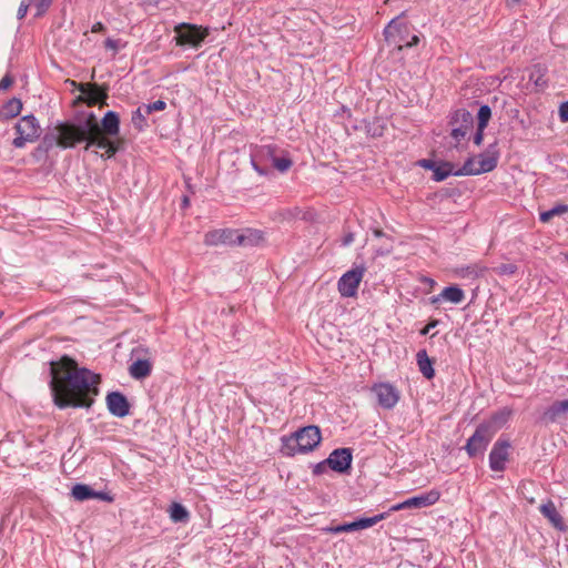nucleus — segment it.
Segmentation results:
<instances>
[{"label": "nucleus", "mask_w": 568, "mask_h": 568, "mask_svg": "<svg viewBox=\"0 0 568 568\" xmlns=\"http://www.w3.org/2000/svg\"><path fill=\"white\" fill-rule=\"evenodd\" d=\"M354 242V234L352 232H348L347 234L344 235V237L342 239V245L344 246H348L349 244H352Z\"/></svg>", "instance_id": "46"}, {"label": "nucleus", "mask_w": 568, "mask_h": 568, "mask_svg": "<svg viewBox=\"0 0 568 568\" xmlns=\"http://www.w3.org/2000/svg\"><path fill=\"white\" fill-rule=\"evenodd\" d=\"M539 510L544 515V517H546L555 528H557L560 531L566 530L567 527L564 523L562 517L557 511V508H556L554 501L548 500L547 503L542 504L539 507Z\"/></svg>", "instance_id": "20"}, {"label": "nucleus", "mask_w": 568, "mask_h": 568, "mask_svg": "<svg viewBox=\"0 0 568 568\" xmlns=\"http://www.w3.org/2000/svg\"><path fill=\"white\" fill-rule=\"evenodd\" d=\"M331 531L333 532H346L347 531V527H346V524H343V525H339V526H336L334 528H331Z\"/></svg>", "instance_id": "50"}, {"label": "nucleus", "mask_w": 568, "mask_h": 568, "mask_svg": "<svg viewBox=\"0 0 568 568\" xmlns=\"http://www.w3.org/2000/svg\"><path fill=\"white\" fill-rule=\"evenodd\" d=\"M493 271L499 276H511L518 271V267L514 263H505L494 267Z\"/></svg>", "instance_id": "34"}, {"label": "nucleus", "mask_w": 568, "mask_h": 568, "mask_svg": "<svg viewBox=\"0 0 568 568\" xmlns=\"http://www.w3.org/2000/svg\"><path fill=\"white\" fill-rule=\"evenodd\" d=\"M490 118H491L490 106L487 104L481 105L477 113V125L480 128H487Z\"/></svg>", "instance_id": "32"}, {"label": "nucleus", "mask_w": 568, "mask_h": 568, "mask_svg": "<svg viewBox=\"0 0 568 568\" xmlns=\"http://www.w3.org/2000/svg\"><path fill=\"white\" fill-rule=\"evenodd\" d=\"M141 1H142V3H144V4H151V3H152V1H148V0H141Z\"/></svg>", "instance_id": "59"}, {"label": "nucleus", "mask_w": 568, "mask_h": 568, "mask_svg": "<svg viewBox=\"0 0 568 568\" xmlns=\"http://www.w3.org/2000/svg\"><path fill=\"white\" fill-rule=\"evenodd\" d=\"M559 118L560 121L566 123L568 122V101L562 102L559 106Z\"/></svg>", "instance_id": "38"}, {"label": "nucleus", "mask_w": 568, "mask_h": 568, "mask_svg": "<svg viewBox=\"0 0 568 568\" xmlns=\"http://www.w3.org/2000/svg\"><path fill=\"white\" fill-rule=\"evenodd\" d=\"M98 499L112 501V497H110L106 493L98 491V496L95 497Z\"/></svg>", "instance_id": "52"}, {"label": "nucleus", "mask_w": 568, "mask_h": 568, "mask_svg": "<svg viewBox=\"0 0 568 568\" xmlns=\"http://www.w3.org/2000/svg\"><path fill=\"white\" fill-rule=\"evenodd\" d=\"M170 517L174 523H186L190 514L182 504L173 503L170 507Z\"/></svg>", "instance_id": "30"}, {"label": "nucleus", "mask_w": 568, "mask_h": 568, "mask_svg": "<svg viewBox=\"0 0 568 568\" xmlns=\"http://www.w3.org/2000/svg\"><path fill=\"white\" fill-rule=\"evenodd\" d=\"M252 165H253L254 170H255L256 172H258L260 174H264V173H265V171H264L263 169H261V168L256 164V162H255V160H254V159H252Z\"/></svg>", "instance_id": "54"}, {"label": "nucleus", "mask_w": 568, "mask_h": 568, "mask_svg": "<svg viewBox=\"0 0 568 568\" xmlns=\"http://www.w3.org/2000/svg\"><path fill=\"white\" fill-rule=\"evenodd\" d=\"M365 273L364 267H355L347 271L338 280L337 288L343 297H354L357 294L358 286Z\"/></svg>", "instance_id": "10"}, {"label": "nucleus", "mask_w": 568, "mask_h": 568, "mask_svg": "<svg viewBox=\"0 0 568 568\" xmlns=\"http://www.w3.org/2000/svg\"><path fill=\"white\" fill-rule=\"evenodd\" d=\"M260 154L263 155V156H268L270 155L272 156V164L275 169H277L280 172H285L287 171L293 162L291 159L288 158H276V156H273V153H274V148L270 146V145H263L261 146V149L258 150Z\"/></svg>", "instance_id": "22"}, {"label": "nucleus", "mask_w": 568, "mask_h": 568, "mask_svg": "<svg viewBox=\"0 0 568 568\" xmlns=\"http://www.w3.org/2000/svg\"><path fill=\"white\" fill-rule=\"evenodd\" d=\"M22 110V102L18 98L10 99L1 109H0V119L1 120H10L20 114Z\"/></svg>", "instance_id": "25"}, {"label": "nucleus", "mask_w": 568, "mask_h": 568, "mask_svg": "<svg viewBox=\"0 0 568 568\" xmlns=\"http://www.w3.org/2000/svg\"><path fill=\"white\" fill-rule=\"evenodd\" d=\"M539 217L542 223H548L554 216H552V213L550 212V210H548V211L541 212Z\"/></svg>", "instance_id": "47"}, {"label": "nucleus", "mask_w": 568, "mask_h": 568, "mask_svg": "<svg viewBox=\"0 0 568 568\" xmlns=\"http://www.w3.org/2000/svg\"><path fill=\"white\" fill-rule=\"evenodd\" d=\"M321 439V430L317 426H305L290 437H283L282 450L288 456H294L297 453H308L320 445Z\"/></svg>", "instance_id": "3"}, {"label": "nucleus", "mask_w": 568, "mask_h": 568, "mask_svg": "<svg viewBox=\"0 0 568 568\" xmlns=\"http://www.w3.org/2000/svg\"><path fill=\"white\" fill-rule=\"evenodd\" d=\"M183 204H184V206L189 205V197L187 196H184Z\"/></svg>", "instance_id": "57"}, {"label": "nucleus", "mask_w": 568, "mask_h": 568, "mask_svg": "<svg viewBox=\"0 0 568 568\" xmlns=\"http://www.w3.org/2000/svg\"><path fill=\"white\" fill-rule=\"evenodd\" d=\"M72 496L79 501L93 499L98 496V491L84 484H77L72 487Z\"/></svg>", "instance_id": "27"}, {"label": "nucleus", "mask_w": 568, "mask_h": 568, "mask_svg": "<svg viewBox=\"0 0 568 568\" xmlns=\"http://www.w3.org/2000/svg\"><path fill=\"white\" fill-rule=\"evenodd\" d=\"M485 129L486 128H480L477 125V130L473 136V141L477 146H479L483 143Z\"/></svg>", "instance_id": "39"}, {"label": "nucleus", "mask_w": 568, "mask_h": 568, "mask_svg": "<svg viewBox=\"0 0 568 568\" xmlns=\"http://www.w3.org/2000/svg\"><path fill=\"white\" fill-rule=\"evenodd\" d=\"M520 1H521V0H509V2H510L511 4H517V3H519Z\"/></svg>", "instance_id": "58"}, {"label": "nucleus", "mask_w": 568, "mask_h": 568, "mask_svg": "<svg viewBox=\"0 0 568 568\" xmlns=\"http://www.w3.org/2000/svg\"><path fill=\"white\" fill-rule=\"evenodd\" d=\"M550 212L552 213V216L561 215V214L568 212V205L558 204V205L554 206L552 209H550Z\"/></svg>", "instance_id": "40"}, {"label": "nucleus", "mask_w": 568, "mask_h": 568, "mask_svg": "<svg viewBox=\"0 0 568 568\" xmlns=\"http://www.w3.org/2000/svg\"><path fill=\"white\" fill-rule=\"evenodd\" d=\"M352 450L349 448L334 449L326 458L328 467L337 473H347L352 465Z\"/></svg>", "instance_id": "14"}, {"label": "nucleus", "mask_w": 568, "mask_h": 568, "mask_svg": "<svg viewBox=\"0 0 568 568\" xmlns=\"http://www.w3.org/2000/svg\"><path fill=\"white\" fill-rule=\"evenodd\" d=\"M419 42V38L417 36H413L412 41L407 42V47L416 45Z\"/></svg>", "instance_id": "55"}, {"label": "nucleus", "mask_w": 568, "mask_h": 568, "mask_svg": "<svg viewBox=\"0 0 568 568\" xmlns=\"http://www.w3.org/2000/svg\"><path fill=\"white\" fill-rule=\"evenodd\" d=\"M487 425H478L475 433L468 438L465 450L469 457L484 455L488 444L493 439L494 430H490Z\"/></svg>", "instance_id": "9"}, {"label": "nucleus", "mask_w": 568, "mask_h": 568, "mask_svg": "<svg viewBox=\"0 0 568 568\" xmlns=\"http://www.w3.org/2000/svg\"><path fill=\"white\" fill-rule=\"evenodd\" d=\"M487 271V267L481 266L479 264H471L467 266H463L457 270V273L462 277L467 278H478L484 276L485 272Z\"/></svg>", "instance_id": "28"}, {"label": "nucleus", "mask_w": 568, "mask_h": 568, "mask_svg": "<svg viewBox=\"0 0 568 568\" xmlns=\"http://www.w3.org/2000/svg\"><path fill=\"white\" fill-rule=\"evenodd\" d=\"M438 324V321L429 322L423 329H420L422 335H427L432 328H434Z\"/></svg>", "instance_id": "48"}, {"label": "nucleus", "mask_w": 568, "mask_h": 568, "mask_svg": "<svg viewBox=\"0 0 568 568\" xmlns=\"http://www.w3.org/2000/svg\"><path fill=\"white\" fill-rule=\"evenodd\" d=\"M511 415V410L508 408H503L495 414L491 415V417L481 423L480 425H487L490 430H494V435L509 420Z\"/></svg>", "instance_id": "21"}, {"label": "nucleus", "mask_w": 568, "mask_h": 568, "mask_svg": "<svg viewBox=\"0 0 568 568\" xmlns=\"http://www.w3.org/2000/svg\"><path fill=\"white\" fill-rule=\"evenodd\" d=\"M374 234H375V236H377V237H379V236H383V235H384L383 231H381V230H376V231H374Z\"/></svg>", "instance_id": "56"}, {"label": "nucleus", "mask_w": 568, "mask_h": 568, "mask_svg": "<svg viewBox=\"0 0 568 568\" xmlns=\"http://www.w3.org/2000/svg\"><path fill=\"white\" fill-rule=\"evenodd\" d=\"M510 443L507 439L499 438L493 446L489 454V466L494 471H503L505 463L508 460V450Z\"/></svg>", "instance_id": "13"}, {"label": "nucleus", "mask_w": 568, "mask_h": 568, "mask_svg": "<svg viewBox=\"0 0 568 568\" xmlns=\"http://www.w3.org/2000/svg\"><path fill=\"white\" fill-rule=\"evenodd\" d=\"M449 125L452 126L450 136L455 141V148H458L474 126L473 114L466 109H458L452 113Z\"/></svg>", "instance_id": "7"}, {"label": "nucleus", "mask_w": 568, "mask_h": 568, "mask_svg": "<svg viewBox=\"0 0 568 568\" xmlns=\"http://www.w3.org/2000/svg\"><path fill=\"white\" fill-rule=\"evenodd\" d=\"M236 230H213L205 234L204 243L209 246L235 245Z\"/></svg>", "instance_id": "16"}, {"label": "nucleus", "mask_w": 568, "mask_h": 568, "mask_svg": "<svg viewBox=\"0 0 568 568\" xmlns=\"http://www.w3.org/2000/svg\"><path fill=\"white\" fill-rule=\"evenodd\" d=\"M419 165L423 166L424 169L434 171L436 163L432 160L424 159L419 161Z\"/></svg>", "instance_id": "45"}, {"label": "nucleus", "mask_w": 568, "mask_h": 568, "mask_svg": "<svg viewBox=\"0 0 568 568\" xmlns=\"http://www.w3.org/2000/svg\"><path fill=\"white\" fill-rule=\"evenodd\" d=\"M17 138L13 139L14 148L21 149L27 142H34L39 139L41 128L38 120L32 115H24L16 124Z\"/></svg>", "instance_id": "6"}, {"label": "nucleus", "mask_w": 568, "mask_h": 568, "mask_svg": "<svg viewBox=\"0 0 568 568\" xmlns=\"http://www.w3.org/2000/svg\"><path fill=\"white\" fill-rule=\"evenodd\" d=\"M440 494L438 490H430L428 493L414 496L412 498L406 499L403 503L396 504L392 506L390 511H397L406 508H424L434 505L438 501Z\"/></svg>", "instance_id": "12"}, {"label": "nucleus", "mask_w": 568, "mask_h": 568, "mask_svg": "<svg viewBox=\"0 0 568 568\" xmlns=\"http://www.w3.org/2000/svg\"><path fill=\"white\" fill-rule=\"evenodd\" d=\"M87 94L88 104L93 106L95 104L106 105L108 93L97 84L90 85L88 91H83Z\"/></svg>", "instance_id": "26"}, {"label": "nucleus", "mask_w": 568, "mask_h": 568, "mask_svg": "<svg viewBox=\"0 0 568 568\" xmlns=\"http://www.w3.org/2000/svg\"><path fill=\"white\" fill-rule=\"evenodd\" d=\"M368 132L373 135V136H381L383 134L382 132V128H374L373 130H368Z\"/></svg>", "instance_id": "53"}, {"label": "nucleus", "mask_w": 568, "mask_h": 568, "mask_svg": "<svg viewBox=\"0 0 568 568\" xmlns=\"http://www.w3.org/2000/svg\"><path fill=\"white\" fill-rule=\"evenodd\" d=\"M99 133L98 118L91 112L83 118L59 122L52 132L44 134L37 151L47 153L55 145L62 149H73L80 143H85V150L95 146L104 150V153L101 155L102 158H113L116 154V149L106 140L101 139Z\"/></svg>", "instance_id": "2"}, {"label": "nucleus", "mask_w": 568, "mask_h": 568, "mask_svg": "<svg viewBox=\"0 0 568 568\" xmlns=\"http://www.w3.org/2000/svg\"><path fill=\"white\" fill-rule=\"evenodd\" d=\"M13 83V79L12 77H10L9 74L4 75L1 81H0V90H7L8 88H10Z\"/></svg>", "instance_id": "42"}, {"label": "nucleus", "mask_w": 568, "mask_h": 568, "mask_svg": "<svg viewBox=\"0 0 568 568\" xmlns=\"http://www.w3.org/2000/svg\"><path fill=\"white\" fill-rule=\"evenodd\" d=\"M346 527H347V531H355V530H361L358 525H357V521H352V523H348L346 524Z\"/></svg>", "instance_id": "51"}, {"label": "nucleus", "mask_w": 568, "mask_h": 568, "mask_svg": "<svg viewBox=\"0 0 568 568\" xmlns=\"http://www.w3.org/2000/svg\"><path fill=\"white\" fill-rule=\"evenodd\" d=\"M377 403L385 409H392L399 400V392L389 383H378L372 387Z\"/></svg>", "instance_id": "11"}, {"label": "nucleus", "mask_w": 568, "mask_h": 568, "mask_svg": "<svg viewBox=\"0 0 568 568\" xmlns=\"http://www.w3.org/2000/svg\"><path fill=\"white\" fill-rule=\"evenodd\" d=\"M397 26H398V23H397V19H393V20L388 23V26L386 27V29H385V31H384V32H385V36H386V37L392 36V34L394 33V31H396V30H397Z\"/></svg>", "instance_id": "43"}, {"label": "nucleus", "mask_w": 568, "mask_h": 568, "mask_svg": "<svg viewBox=\"0 0 568 568\" xmlns=\"http://www.w3.org/2000/svg\"><path fill=\"white\" fill-rule=\"evenodd\" d=\"M434 180L437 182L444 181L449 175H454V164L450 162H442L439 164H436L434 169Z\"/></svg>", "instance_id": "29"}, {"label": "nucleus", "mask_w": 568, "mask_h": 568, "mask_svg": "<svg viewBox=\"0 0 568 568\" xmlns=\"http://www.w3.org/2000/svg\"><path fill=\"white\" fill-rule=\"evenodd\" d=\"M149 114H145L144 106H139L132 114V123L138 130H143V128L146 125V116Z\"/></svg>", "instance_id": "31"}, {"label": "nucleus", "mask_w": 568, "mask_h": 568, "mask_svg": "<svg viewBox=\"0 0 568 568\" xmlns=\"http://www.w3.org/2000/svg\"><path fill=\"white\" fill-rule=\"evenodd\" d=\"M105 30V27L103 26L102 22H95L93 26H92V29L91 31L93 33H98V32H103Z\"/></svg>", "instance_id": "49"}, {"label": "nucleus", "mask_w": 568, "mask_h": 568, "mask_svg": "<svg viewBox=\"0 0 568 568\" xmlns=\"http://www.w3.org/2000/svg\"><path fill=\"white\" fill-rule=\"evenodd\" d=\"M387 515H388L387 513H382V514H378L373 517L361 518L356 521H357L359 529H366V528H369V527L376 525L381 520L385 519L387 517Z\"/></svg>", "instance_id": "33"}, {"label": "nucleus", "mask_w": 568, "mask_h": 568, "mask_svg": "<svg viewBox=\"0 0 568 568\" xmlns=\"http://www.w3.org/2000/svg\"><path fill=\"white\" fill-rule=\"evenodd\" d=\"M435 568H448V567L443 566V565H438V566H436Z\"/></svg>", "instance_id": "60"}, {"label": "nucleus", "mask_w": 568, "mask_h": 568, "mask_svg": "<svg viewBox=\"0 0 568 568\" xmlns=\"http://www.w3.org/2000/svg\"><path fill=\"white\" fill-rule=\"evenodd\" d=\"M464 298H465L464 291L457 285H452V286L445 287L438 295L433 296L430 298V303L437 304L442 300H445L453 304H459L464 301Z\"/></svg>", "instance_id": "19"}, {"label": "nucleus", "mask_w": 568, "mask_h": 568, "mask_svg": "<svg viewBox=\"0 0 568 568\" xmlns=\"http://www.w3.org/2000/svg\"><path fill=\"white\" fill-rule=\"evenodd\" d=\"M152 364L149 359H138L129 367V373L134 379H143L151 375Z\"/></svg>", "instance_id": "23"}, {"label": "nucleus", "mask_w": 568, "mask_h": 568, "mask_svg": "<svg viewBox=\"0 0 568 568\" xmlns=\"http://www.w3.org/2000/svg\"><path fill=\"white\" fill-rule=\"evenodd\" d=\"M50 388L53 403L61 409L67 407L90 408L98 395L100 375L64 355L50 363Z\"/></svg>", "instance_id": "1"}, {"label": "nucleus", "mask_w": 568, "mask_h": 568, "mask_svg": "<svg viewBox=\"0 0 568 568\" xmlns=\"http://www.w3.org/2000/svg\"><path fill=\"white\" fill-rule=\"evenodd\" d=\"M568 416V398L554 402L544 413L541 419L545 423H556Z\"/></svg>", "instance_id": "17"}, {"label": "nucleus", "mask_w": 568, "mask_h": 568, "mask_svg": "<svg viewBox=\"0 0 568 568\" xmlns=\"http://www.w3.org/2000/svg\"><path fill=\"white\" fill-rule=\"evenodd\" d=\"M36 0H22L17 12V18L19 20H22L28 12L29 7Z\"/></svg>", "instance_id": "37"}, {"label": "nucleus", "mask_w": 568, "mask_h": 568, "mask_svg": "<svg viewBox=\"0 0 568 568\" xmlns=\"http://www.w3.org/2000/svg\"><path fill=\"white\" fill-rule=\"evenodd\" d=\"M145 114H151L154 111H162L165 109L166 103L162 100H156L149 104H143Z\"/></svg>", "instance_id": "35"}, {"label": "nucleus", "mask_w": 568, "mask_h": 568, "mask_svg": "<svg viewBox=\"0 0 568 568\" xmlns=\"http://www.w3.org/2000/svg\"><path fill=\"white\" fill-rule=\"evenodd\" d=\"M104 47L106 49H110V50H113L114 53L118 52L119 50V45H118V40H113L111 38H108L105 41H104Z\"/></svg>", "instance_id": "44"}, {"label": "nucleus", "mask_w": 568, "mask_h": 568, "mask_svg": "<svg viewBox=\"0 0 568 568\" xmlns=\"http://www.w3.org/2000/svg\"><path fill=\"white\" fill-rule=\"evenodd\" d=\"M109 412L116 417L123 418L130 413V403L121 392H111L106 395Z\"/></svg>", "instance_id": "15"}, {"label": "nucleus", "mask_w": 568, "mask_h": 568, "mask_svg": "<svg viewBox=\"0 0 568 568\" xmlns=\"http://www.w3.org/2000/svg\"><path fill=\"white\" fill-rule=\"evenodd\" d=\"M98 128L100 130L99 136L106 140L113 148L116 149V153L123 148V140H111L110 136H115L120 132V119L116 112L108 111L101 120L98 121Z\"/></svg>", "instance_id": "8"}, {"label": "nucleus", "mask_w": 568, "mask_h": 568, "mask_svg": "<svg viewBox=\"0 0 568 568\" xmlns=\"http://www.w3.org/2000/svg\"><path fill=\"white\" fill-rule=\"evenodd\" d=\"M51 3L52 2L49 0H39L38 2H36L37 12L34 16L37 18L43 16L47 12V10L50 8Z\"/></svg>", "instance_id": "36"}, {"label": "nucleus", "mask_w": 568, "mask_h": 568, "mask_svg": "<svg viewBox=\"0 0 568 568\" xmlns=\"http://www.w3.org/2000/svg\"><path fill=\"white\" fill-rule=\"evenodd\" d=\"M264 240L263 232L254 229H246L242 232L236 230L235 245L257 246Z\"/></svg>", "instance_id": "18"}, {"label": "nucleus", "mask_w": 568, "mask_h": 568, "mask_svg": "<svg viewBox=\"0 0 568 568\" xmlns=\"http://www.w3.org/2000/svg\"><path fill=\"white\" fill-rule=\"evenodd\" d=\"M416 361L419 368V372L427 379H432L435 376V371L433 368V362L428 357L427 352L425 349H420L416 354Z\"/></svg>", "instance_id": "24"}, {"label": "nucleus", "mask_w": 568, "mask_h": 568, "mask_svg": "<svg viewBox=\"0 0 568 568\" xmlns=\"http://www.w3.org/2000/svg\"><path fill=\"white\" fill-rule=\"evenodd\" d=\"M176 34L175 42L178 45H191L199 48L209 36V29L196 24L182 22L174 27Z\"/></svg>", "instance_id": "5"}, {"label": "nucleus", "mask_w": 568, "mask_h": 568, "mask_svg": "<svg viewBox=\"0 0 568 568\" xmlns=\"http://www.w3.org/2000/svg\"><path fill=\"white\" fill-rule=\"evenodd\" d=\"M493 149H495V145H490L486 153L479 154L478 161L474 158L467 159L464 165L455 171L454 175H478L493 171L498 163V153Z\"/></svg>", "instance_id": "4"}, {"label": "nucleus", "mask_w": 568, "mask_h": 568, "mask_svg": "<svg viewBox=\"0 0 568 568\" xmlns=\"http://www.w3.org/2000/svg\"><path fill=\"white\" fill-rule=\"evenodd\" d=\"M327 467H328V464L326 463V459H325L314 466L313 474L321 475L327 469Z\"/></svg>", "instance_id": "41"}]
</instances>
